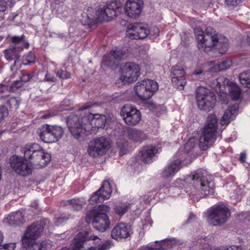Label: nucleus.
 <instances>
[{
	"label": "nucleus",
	"instance_id": "nucleus-15",
	"mask_svg": "<svg viewBox=\"0 0 250 250\" xmlns=\"http://www.w3.org/2000/svg\"><path fill=\"white\" fill-rule=\"evenodd\" d=\"M143 7V0H127L125 5V13L129 18L136 19L140 15Z\"/></svg>",
	"mask_w": 250,
	"mask_h": 250
},
{
	"label": "nucleus",
	"instance_id": "nucleus-30",
	"mask_svg": "<svg viewBox=\"0 0 250 250\" xmlns=\"http://www.w3.org/2000/svg\"><path fill=\"white\" fill-rule=\"evenodd\" d=\"M229 92L230 96L233 100L237 101L240 98L241 90L238 85L234 84L230 86L229 89Z\"/></svg>",
	"mask_w": 250,
	"mask_h": 250
},
{
	"label": "nucleus",
	"instance_id": "nucleus-44",
	"mask_svg": "<svg viewBox=\"0 0 250 250\" xmlns=\"http://www.w3.org/2000/svg\"><path fill=\"white\" fill-rule=\"evenodd\" d=\"M7 104L11 107L15 106L18 108L19 106V100L15 97L10 98L7 102Z\"/></svg>",
	"mask_w": 250,
	"mask_h": 250
},
{
	"label": "nucleus",
	"instance_id": "nucleus-7",
	"mask_svg": "<svg viewBox=\"0 0 250 250\" xmlns=\"http://www.w3.org/2000/svg\"><path fill=\"white\" fill-rule=\"evenodd\" d=\"M109 209V206L103 204L90 210L86 215V217L92 218V225L97 230L104 232L109 228L110 222L106 214Z\"/></svg>",
	"mask_w": 250,
	"mask_h": 250
},
{
	"label": "nucleus",
	"instance_id": "nucleus-21",
	"mask_svg": "<svg viewBox=\"0 0 250 250\" xmlns=\"http://www.w3.org/2000/svg\"><path fill=\"white\" fill-rule=\"evenodd\" d=\"M238 110V107L237 105H233L227 108L220 120L221 125H228L231 120H233L235 117Z\"/></svg>",
	"mask_w": 250,
	"mask_h": 250
},
{
	"label": "nucleus",
	"instance_id": "nucleus-16",
	"mask_svg": "<svg viewBox=\"0 0 250 250\" xmlns=\"http://www.w3.org/2000/svg\"><path fill=\"white\" fill-rule=\"evenodd\" d=\"M149 30L146 25L141 23L129 25L126 31V36L133 40L145 38L149 34Z\"/></svg>",
	"mask_w": 250,
	"mask_h": 250
},
{
	"label": "nucleus",
	"instance_id": "nucleus-38",
	"mask_svg": "<svg viewBox=\"0 0 250 250\" xmlns=\"http://www.w3.org/2000/svg\"><path fill=\"white\" fill-rule=\"evenodd\" d=\"M232 65V62L231 61L226 60L222 62L221 63L217 65L218 70L219 71L224 70L229 68Z\"/></svg>",
	"mask_w": 250,
	"mask_h": 250
},
{
	"label": "nucleus",
	"instance_id": "nucleus-45",
	"mask_svg": "<svg viewBox=\"0 0 250 250\" xmlns=\"http://www.w3.org/2000/svg\"><path fill=\"white\" fill-rule=\"evenodd\" d=\"M16 248L15 243H8L0 246V250H14Z\"/></svg>",
	"mask_w": 250,
	"mask_h": 250
},
{
	"label": "nucleus",
	"instance_id": "nucleus-48",
	"mask_svg": "<svg viewBox=\"0 0 250 250\" xmlns=\"http://www.w3.org/2000/svg\"><path fill=\"white\" fill-rule=\"evenodd\" d=\"M160 33V30L159 29L156 27L154 26L150 30H149V34L150 35L155 36H158L159 35Z\"/></svg>",
	"mask_w": 250,
	"mask_h": 250
},
{
	"label": "nucleus",
	"instance_id": "nucleus-46",
	"mask_svg": "<svg viewBox=\"0 0 250 250\" xmlns=\"http://www.w3.org/2000/svg\"><path fill=\"white\" fill-rule=\"evenodd\" d=\"M32 78V76L27 73L23 74L21 76V81L22 82L23 84L24 83L28 82Z\"/></svg>",
	"mask_w": 250,
	"mask_h": 250
},
{
	"label": "nucleus",
	"instance_id": "nucleus-40",
	"mask_svg": "<svg viewBox=\"0 0 250 250\" xmlns=\"http://www.w3.org/2000/svg\"><path fill=\"white\" fill-rule=\"evenodd\" d=\"M241 190L239 188H237L234 190L233 192L230 193V197L233 199H235L236 201H240L241 198Z\"/></svg>",
	"mask_w": 250,
	"mask_h": 250
},
{
	"label": "nucleus",
	"instance_id": "nucleus-17",
	"mask_svg": "<svg viewBox=\"0 0 250 250\" xmlns=\"http://www.w3.org/2000/svg\"><path fill=\"white\" fill-rule=\"evenodd\" d=\"M186 72L182 66L176 64L171 69V82L177 88L183 89L187 81L185 79Z\"/></svg>",
	"mask_w": 250,
	"mask_h": 250
},
{
	"label": "nucleus",
	"instance_id": "nucleus-59",
	"mask_svg": "<svg viewBox=\"0 0 250 250\" xmlns=\"http://www.w3.org/2000/svg\"><path fill=\"white\" fill-rule=\"evenodd\" d=\"M50 116V114H47L44 115L42 116L41 118L43 119H46L49 117Z\"/></svg>",
	"mask_w": 250,
	"mask_h": 250
},
{
	"label": "nucleus",
	"instance_id": "nucleus-4",
	"mask_svg": "<svg viewBox=\"0 0 250 250\" xmlns=\"http://www.w3.org/2000/svg\"><path fill=\"white\" fill-rule=\"evenodd\" d=\"M49 221L45 219L33 223L27 228L21 240L24 248L27 250H50L51 249L50 241H42L40 244L35 242L36 238L41 234L45 225Z\"/></svg>",
	"mask_w": 250,
	"mask_h": 250
},
{
	"label": "nucleus",
	"instance_id": "nucleus-58",
	"mask_svg": "<svg viewBox=\"0 0 250 250\" xmlns=\"http://www.w3.org/2000/svg\"><path fill=\"white\" fill-rule=\"evenodd\" d=\"M4 236L3 233L0 230V244L2 243L3 240Z\"/></svg>",
	"mask_w": 250,
	"mask_h": 250
},
{
	"label": "nucleus",
	"instance_id": "nucleus-51",
	"mask_svg": "<svg viewBox=\"0 0 250 250\" xmlns=\"http://www.w3.org/2000/svg\"><path fill=\"white\" fill-rule=\"evenodd\" d=\"M68 219V218H63L62 217H60L59 218H58L56 219L55 223L56 225L59 226L62 224V223L65 221L66 220Z\"/></svg>",
	"mask_w": 250,
	"mask_h": 250
},
{
	"label": "nucleus",
	"instance_id": "nucleus-37",
	"mask_svg": "<svg viewBox=\"0 0 250 250\" xmlns=\"http://www.w3.org/2000/svg\"><path fill=\"white\" fill-rule=\"evenodd\" d=\"M115 60L112 58L111 56H105L103 58L102 64L107 67H111L115 64Z\"/></svg>",
	"mask_w": 250,
	"mask_h": 250
},
{
	"label": "nucleus",
	"instance_id": "nucleus-10",
	"mask_svg": "<svg viewBox=\"0 0 250 250\" xmlns=\"http://www.w3.org/2000/svg\"><path fill=\"white\" fill-rule=\"evenodd\" d=\"M158 89V85L157 82L150 79L139 81L134 87L136 95L143 100H146L151 98Z\"/></svg>",
	"mask_w": 250,
	"mask_h": 250
},
{
	"label": "nucleus",
	"instance_id": "nucleus-29",
	"mask_svg": "<svg viewBox=\"0 0 250 250\" xmlns=\"http://www.w3.org/2000/svg\"><path fill=\"white\" fill-rule=\"evenodd\" d=\"M239 80L242 84L250 87V71H245L239 75Z\"/></svg>",
	"mask_w": 250,
	"mask_h": 250
},
{
	"label": "nucleus",
	"instance_id": "nucleus-53",
	"mask_svg": "<svg viewBox=\"0 0 250 250\" xmlns=\"http://www.w3.org/2000/svg\"><path fill=\"white\" fill-rule=\"evenodd\" d=\"M90 239V240H94V241H95V242L96 243L98 244H101V239H100L99 238H98L97 236H94V235H93V236H91L90 237V239Z\"/></svg>",
	"mask_w": 250,
	"mask_h": 250
},
{
	"label": "nucleus",
	"instance_id": "nucleus-35",
	"mask_svg": "<svg viewBox=\"0 0 250 250\" xmlns=\"http://www.w3.org/2000/svg\"><path fill=\"white\" fill-rule=\"evenodd\" d=\"M110 55L115 60L120 61L123 59L124 54L121 50L115 49L111 51Z\"/></svg>",
	"mask_w": 250,
	"mask_h": 250
},
{
	"label": "nucleus",
	"instance_id": "nucleus-57",
	"mask_svg": "<svg viewBox=\"0 0 250 250\" xmlns=\"http://www.w3.org/2000/svg\"><path fill=\"white\" fill-rule=\"evenodd\" d=\"M246 158V156L245 154H244V153L241 154L240 157V160L242 162L244 163L245 162Z\"/></svg>",
	"mask_w": 250,
	"mask_h": 250
},
{
	"label": "nucleus",
	"instance_id": "nucleus-50",
	"mask_svg": "<svg viewBox=\"0 0 250 250\" xmlns=\"http://www.w3.org/2000/svg\"><path fill=\"white\" fill-rule=\"evenodd\" d=\"M110 248V243L107 241L102 244L97 250H107Z\"/></svg>",
	"mask_w": 250,
	"mask_h": 250
},
{
	"label": "nucleus",
	"instance_id": "nucleus-25",
	"mask_svg": "<svg viewBox=\"0 0 250 250\" xmlns=\"http://www.w3.org/2000/svg\"><path fill=\"white\" fill-rule=\"evenodd\" d=\"M128 137L136 142H141L146 138V134L143 132L133 128L128 130Z\"/></svg>",
	"mask_w": 250,
	"mask_h": 250
},
{
	"label": "nucleus",
	"instance_id": "nucleus-52",
	"mask_svg": "<svg viewBox=\"0 0 250 250\" xmlns=\"http://www.w3.org/2000/svg\"><path fill=\"white\" fill-rule=\"evenodd\" d=\"M213 250H233L230 247L221 246L214 249Z\"/></svg>",
	"mask_w": 250,
	"mask_h": 250
},
{
	"label": "nucleus",
	"instance_id": "nucleus-54",
	"mask_svg": "<svg viewBox=\"0 0 250 250\" xmlns=\"http://www.w3.org/2000/svg\"><path fill=\"white\" fill-rule=\"evenodd\" d=\"M8 89L7 86L4 84H0V94L2 93Z\"/></svg>",
	"mask_w": 250,
	"mask_h": 250
},
{
	"label": "nucleus",
	"instance_id": "nucleus-39",
	"mask_svg": "<svg viewBox=\"0 0 250 250\" xmlns=\"http://www.w3.org/2000/svg\"><path fill=\"white\" fill-rule=\"evenodd\" d=\"M90 201L93 203H100L104 201V199L100 194L99 191L98 190L91 196Z\"/></svg>",
	"mask_w": 250,
	"mask_h": 250
},
{
	"label": "nucleus",
	"instance_id": "nucleus-23",
	"mask_svg": "<svg viewBox=\"0 0 250 250\" xmlns=\"http://www.w3.org/2000/svg\"><path fill=\"white\" fill-rule=\"evenodd\" d=\"M48 125H42L39 129V134L41 139L46 143H53V140L51 136V132L49 130Z\"/></svg>",
	"mask_w": 250,
	"mask_h": 250
},
{
	"label": "nucleus",
	"instance_id": "nucleus-32",
	"mask_svg": "<svg viewBox=\"0 0 250 250\" xmlns=\"http://www.w3.org/2000/svg\"><path fill=\"white\" fill-rule=\"evenodd\" d=\"M129 206V205L128 204L122 203L117 205L114 208V210L117 214L123 215L127 211Z\"/></svg>",
	"mask_w": 250,
	"mask_h": 250
},
{
	"label": "nucleus",
	"instance_id": "nucleus-14",
	"mask_svg": "<svg viewBox=\"0 0 250 250\" xmlns=\"http://www.w3.org/2000/svg\"><path fill=\"white\" fill-rule=\"evenodd\" d=\"M121 115L125 122L129 125H135L141 119V112L135 107L128 104L124 106Z\"/></svg>",
	"mask_w": 250,
	"mask_h": 250
},
{
	"label": "nucleus",
	"instance_id": "nucleus-12",
	"mask_svg": "<svg viewBox=\"0 0 250 250\" xmlns=\"http://www.w3.org/2000/svg\"><path fill=\"white\" fill-rule=\"evenodd\" d=\"M110 147L109 142L104 137H101L91 141L87 148L88 154L93 157L103 155Z\"/></svg>",
	"mask_w": 250,
	"mask_h": 250
},
{
	"label": "nucleus",
	"instance_id": "nucleus-31",
	"mask_svg": "<svg viewBox=\"0 0 250 250\" xmlns=\"http://www.w3.org/2000/svg\"><path fill=\"white\" fill-rule=\"evenodd\" d=\"M69 202L72 208L76 210H80L85 203L83 199H73L70 200Z\"/></svg>",
	"mask_w": 250,
	"mask_h": 250
},
{
	"label": "nucleus",
	"instance_id": "nucleus-41",
	"mask_svg": "<svg viewBox=\"0 0 250 250\" xmlns=\"http://www.w3.org/2000/svg\"><path fill=\"white\" fill-rule=\"evenodd\" d=\"M56 75L61 79H67L70 77V74L68 72L58 70L56 71Z\"/></svg>",
	"mask_w": 250,
	"mask_h": 250
},
{
	"label": "nucleus",
	"instance_id": "nucleus-33",
	"mask_svg": "<svg viewBox=\"0 0 250 250\" xmlns=\"http://www.w3.org/2000/svg\"><path fill=\"white\" fill-rule=\"evenodd\" d=\"M24 37L25 36L23 35H22L21 36H13L12 37V41L13 43L16 44L23 43L24 45L23 46H21V48H27L29 46V43L27 42H24Z\"/></svg>",
	"mask_w": 250,
	"mask_h": 250
},
{
	"label": "nucleus",
	"instance_id": "nucleus-26",
	"mask_svg": "<svg viewBox=\"0 0 250 250\" xmlns=\"http://www.w3.org/2000/svg\"><path fill=\"white\" fill-rule=\"evenodd\" d=\"M20 49L15 45H10L8 49L5 50L6 59L8 61L16 59L15 62L20 57Z\"/></svg>",
	"mask_w": 250,
	"mask_h": 250
},
{
	"label": "nucleus",
	"instance_id": "nucleus-1",
	"mask_svg": "<svg viewBox=\"0 0 250 250\" xmlns=\"http://www.w3.org/2000/svg\"><path fill=\"white\" fill-rule=\"evenodd\" d=\"M24 158L13 155L10 158V164L18 174L25 176L32 173V168L43 167L50 162V155L46 152L38 144L26 145L23 147Z\"/></svg>",
	"mask_w": 250,
	"mask_h": 250
},
{
	"label": "nucleus",
	"instance_id": "nucleus-2",
	"mask_svg": "<svg viewBox=\"0 0 250 250\" xmlns=\"http://www.w3.org/2000/svg\"><path fill=\"white\" fill-rule=\"evenodd\" d=\"M106 116L101 114H93L89 112L87 115L83 117L78 115L72 114L67 118V124L72 135L78 139L83 135H87L92 128L91 122L97 128H103L106 122Z\"/></svg>",
	"mask_w": 250,
	"mask_h": 250
},
{
	"label": "nucleus",
	"instance_id": "nucleus-36",
	"mask_svg": "<svg viewBox=\"0 0 250 250\" xmlns=\"http://www.w3.org/2000/svg\"><path fill=\"white\" fill-rule=\"evenodd\" d=\"M35 61V55L34 53L29 52L26 55L23 60V63L24 65H29L34 63Z\"/></svg>",
	"mask_w": 250,
	"mask_h": 250
},
{
	"label": "nucleus",
	"instance_id": "nucleus-5",
	"mask_svg": "<svg viewBox=\"0 0 250 250\" xmlns=\"http://www.w3.org/2000/svg\"><path fill=\"white\" fill-rule=\"evenodd\" d=\"M195 34L198 43V48L204 52L209 51L211 48L217 46V44H222L223 51H225L228 47V40L225 37L218 38L215 31L210 27L206 28V33L203 34L202 29L199 27L194 28Z\"/></svg>",
	"mask_w": 250,
	"mask_h": 250
},
{
	"label": "nucleus",
	"instance_id": "nucleus-27",
	"mask_svg": "<svg viewBox=\"0 0 250 250\" xmlns=\"http://www.w3.org/2000/svg\"><path fill=\"white\" fill-rule=\"evenodd\" d=\"M98 190L104 200L109 199L112 192L111 185L108 181H104Z\"/></svg>",
	"mask_w": 250,
	"mask_h": 250
},
{
	"label": "nucleus",
	"instance_id": "nucleus-49",
	"mask_svg": "<svg viewBox=\"0 0 250 250\" xmlns=\"http://www.w3.org/2000/svg\"><path fill=\"white\" fill-rule=\"evenodd\" d=\"M6 2L4 0H0V14L3 13L6 9Z\"/></svg>",
	"mask_w": 250,
	"mask_h": 250
},
{
	"label": "nucleus",
	"instance_id": "nucleus-62",
	"mask_svg": "<svg viewBox=\"0 0 250 250\" xmlns=\"http://www.w3.org/2000/svg\"><path fill=\"white\" fill-rule=\"evenodd\" d=\"M188 143L186 144V147L188 146Z\"/></svg>",
	"mask_w": 250,
	"mask_h": 250
},
{
	"label": "nucleus",
	"instance_id": "nucleus-18",
	"mask_svg": "<svg viewBox=\"0 0 250 250\" xmlns=\"http://www.w3.org/2000/svg\"><path fill=\"white\" fill-rule=\"evenodd\" d=\"M130 228L125 223H121L117 225L112 230L111 236L112 238L120 241L130 236Z\"/></svg>",
	"mask_w": 250,
	"mask_h": 250
},
{
	"label": "nucleus",
	"instance_id": "nucleus-9",
	"mask_svg": "<svg viewBox=\"0 0 250 250\" xmlns=\"http://www.w3.org/2000/svg\"><path fill=\"white\" fill-rule=\"evenodd\" d=\"M196 101L199 109L209 112L213 107L215 97L210 91L204 87H199L196 90Z\"/></svg>",
	"mask_w": 250,
	"mask_h": 250
},
{
	"label": "nucleus",
	"instance_id": "nucleus-61",
	"mask_svg": "<svg viewBox=\"0 0 250 250\" xmlns=\"http://www.w3.org/2000/svg\"><path fill=\"white\" fill-rule=\"evenodd\" d=\"M2 40V37L0 36V41H1Z\"/></svg>",
	"mask_w": 250,
	"mask_h": 250
},
{
	"label": "nucleus",
	"instance_id": "nucleus-56",
	"mask_svg": "<svg viewBox=\"0 0 250 250\" xmlns=\"http://www.w3.org/2000/svg\"><path fill=\"white\" fill-rule=\"evenodd\" d=\"M94 105H95V104H89L88 105L83 106V107H81L80 108H79V110L80 111H83L84 110L89 109L91 107H92V106H93Z\"/></svg>",
	"mask_w": 250,
	"mask_h": 250
},
{
	"label": "nucleus",
	"instance_id": "nucleus-60",
	"mask_svg": "<svg viewBox=\"0 0 250 250\" xmlns=\"http://www.w3.org/2000/svg\"><path fill=\"white\" fill-rule=\"evenodd\" d=\"M3 132H4V131H0V136H1L3 134Z\"/></svg>",
	"mask_w": 250,
	"mask_h": 250
},
{
	"label": "nucleus",
	"instance_id": "nucleus-55",
	"mask_svg": "<svg viewBox=\"0 0 250 250\" xmlns=\"http://www.w3.org/2000/svg\"><path fill=\"white\" fill-rule=\"evenodd\" d=\"M203 70L202 69L199 68L194 70L192 74L194 75H199L203 73Z\"/></svg>",
	"mask_w": 250,
	"mask_h": 250
},
{
	"label": "nucleus",
	"instance_id": "nucleus-11",
	"mask_svg": "<svg viewBox=\"0 0 250 250\" xmlns=\"http://www.w3.org/2000/svg\"><path fill=\"white\" fill-rule=\"evenodd\" d=\"M229 210L224 205H218L211 209L208 217V222L213 226H221L230 216Z\"/></svg>",
	"mask_w": 250,
	"mask_h": 250
},
{
	"label": "nucleus",
	"instance_id": "nucleus-42",
	"mask_svg": "<svg viewBox=\"0 0 250 250\" xmlns=\"http://www.w3.org/2000/svg\"><path fill=\"white\" fill-rule=\"evenodd\" d=\"M8 110L7 107L4 105L0 106V122H1L5 117L8 115Z\"/></svg>",
	"mask_w": 250,
	"mask_h": 250
},
{
	"label": "nucleus",
	"instance_id": "nucleus-8",
	"mask_svg": "<svg viewBox=\"0 0 250 250\" xmlns=\"http://www.w3.org/2000/svg\"><path fill=\"white\" fill-rule=\"evenodd\" d=\"M188 181H191L195 188L199 192L201 197L212 195L214 193V184L211 181H209L207 178L203 176L201 171H196L191 174L187 178Z\"/></svg>",
	"mask_w": 250,
	"mask_h": 250
},
{
	"label": "nucleus",
	"instance_id": "nucleus-3",
	"mask_svg": "<svg viewBox=\"0 0 250 250\" xmlns=\"http://www.w3.org/2000/svg\"><path fill=\"white\" fill-rule=\"evenodd\" d=\"M121 7V3L117 0L101 4L97 8L88 7L86 12L82 15L81 22L84 25L91 26L96 21H110L117 17Z\"/></svg>",
	"mask_w": 250,
	"mask_h": 250
},
{
	"label": "nucleus",
	"instance_id": "nucleus-34",
	"mask_svg": "<svg viewBox=\"0 0 250 250\" xmlns=\"http://www.w3.org/2000/svg\"><path fill=\"white\" fill-rule=\"evenodd\" d=\"M242 0H225V3L229 9H237Z\"/></svg>",
	"mask_w": 250,
	"mask_h": 250
},
{
	"label": "nucleus",
	"instance_id": "nucleus-28",
	"mask_svg": "<svg viewBox=\"0 0 250 250\" xmlns=\"http://www.w3.org/2000/svg\"><path fill=\"white\" fill-rule=\"evenodd\" d=\"M49 130L51 132V136L54 143L58 141L63 134V130L62 127L58 125H48Z\"/></svg>",
	"mask_w": 250,
	"mask_h": 250
},
{
	"label": "nucleus",
	"instance_id": "nucleus-20",
	"mask_svg": "<svg viewBox=\"0 0 250 250\" xmlns=\"http://www.w3.org/2000/svg\"><path fill=\"white\" fill-rule=\"evenodd\" d=\"M181 161L176 160L166 167L162 172V176L165 178L173 176L181 168Z\"/></svg>",
	"mask_w": 250,
	"mask_h": 250
},
{
	"label": "nucleus",
	"instance_id": "nucleus-19",
	"mask_svg": "<svg viewBox=\"0 0 250 250\" xmlns=\"http://www.w3.org/2000/svg\"><path fill=\"white\" fill-rule=\"evenodd\" d=\"M24 216V214L21 211L13 212L4 219V222L10 226H20L25 222Z\"/></svg>",
	"mask_w": 250,
	"mask_h": 250
},
{
	"label": "nucleus",
	"instance_id": "nucleus-6",
	"mask_svg": "<svg viewBox=\"0 0 250 250\" xmlns=\"http://www.w3.org/2000/svg\"><path fill=\"white\" fill-rule=\"evenodd\" d=\"M217 121L216 116L209 114L208 117V123L202 132L199 138V146L202 150H206L215 142Z\"/></svg>",
	"mask_w": 250,
	"mask_h": 250
},
{
	"label": "nucleus",
	"instance_id": "nucleus-24",
	"mask_svg": "<svg viewBox=\"0 0 250 250\" xmlns=\"http://www.w3.org/2000/svg\"><path fill=\"white\" fill-rule=\"evenodd\" d=\"M159 243H161L160 247H153L152 245L143 246L138 250H166L167 249L172 247V241L170 240H162Z\"/></svg>",
	"mask_w": 250,
	"mask_h": 250
},
{
	"label": "nucleus",
	"instance_id": "nucleus-43",
	"mask_svg": "<svg viewBox=\"0 0 250 250\" xmlns=\"http://www.w3.org/2000/svg\"><path fill=\"white\" fill-rule=\"evenodd\" d=\"M23 85L22 82L20 80H17L14 81L10 87V89L11 91H15L19 88L22 87Z\"/></svg>",
	"mask_w": 250,
	"mask_h": 250
},
{
	"label": "nucleus",
	"instance_id": "nucleus-22",
	"mask_svg": "<svg viewBox=\"0 0 250 250\" xmlns=\"http://www.w3.org/2000/svg\"><path fill=\"white\" fill-rule=\"evenodd\" d=\"M157 153L156 147L153 146H146L141 151L140 159L144 162L150 163L152 162V158Z\"/></svg>",
	"mask_w": 250,
	"mask_h": 250
},
{
	"label": "nucleus",
	"instance_id": "nucleus-47",
	"mask_svg": "<svg viewBox=\"0 0 250 250\" xmlns=\"http://www.w3.org/2000/svg\"><path fill=\"white\" fill-rule=\"evenodd\" d=\"M44 80L47 82H55L56 81V79L54 76L47 72L45 75Z\"/></svg>",
	"mask_w": 250,
	"mask_h": 250
},
{
	"label": "nucleus",
	"instance_id": "nucleus-13",
	"mask_svg": "<svg viewBox=\"0 0 250 250\" xmlns=\"http://www.w3.org/2000/svg\"><path fill=\"white\" fill-rule=\"evenodd\" d=\"M140 74V67L137 64L129 62L121 68L120 80L124 83L136 81Z\"/></svg>",
	"mask_w": 250,
	"mask_h": 250
}]
</instances>
